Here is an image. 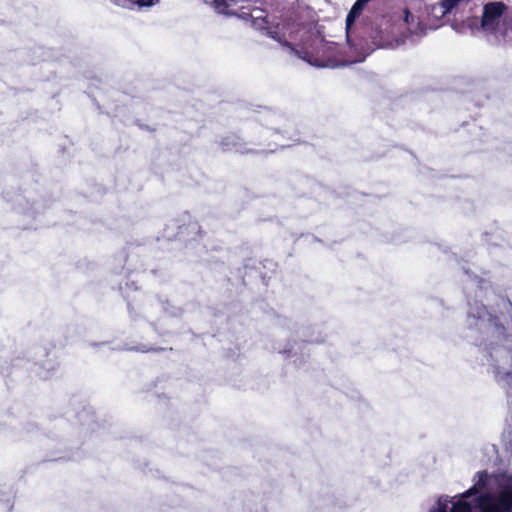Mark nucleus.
Returning a JSON list of instances; mask_svg holds the SVG:
<instances>
[{"label":"nucleus","instance_id":"f257e3e1","mask_svg":"<svg viewBox=\"0 0 512 512\" xmlns=\"http://www.w3.org/2000/svg\"><path fill=\"white\" fill-rule=\"evenodd\" d=\"M241 17L249 19L254 29L288 48L292 54L312 66L334 68L339 65V45L325 40L324 27L317 23L313 10L308 7H292L272 22L267 16H254L250 13H243Z\"/></svg>","mask_w":512,"mask_h":512},{"label":"nucleus","instance_id":"f03ea898","mask_svg":"<svg viewBox=\"0 0 512 512\" xmlns=\"http://www.w3.org/2000/svg\"><path fill=\"white\" fill-rule=\"evenodd\" d=\"M466 317L467 337L477 346L493 367L496 380L506 391L507 403L512 408V372L510 352L512 351V302L502 298L497 310L491 312L478 302L468 298Z\"/></svg>","mask_w":512,"mask_h":512},{"label":"nucleus","instance_id":"7ed1b4c3","mask_svg":"<svg viewBox=\"0 0 512 512\" xmlns=\"http://www.w3.org/2000/svg\"><path fill=\"white\" fill-rule=\"evenodd\" d=\"M394 21H399V31L401 34L400 38L395 37L391 39L389 34L394 35V28L387 32V28L385 31L380 29L374 36H372L373 43L379 48H394L399 45L406 44L410 42L414 44L419 41V39L425 35V28L420 24L415 22V17L412 13L407 9H403L399 13H394L393 15Z\"/></svg>","mask_w":512,"mask_h":512},{"label":"nucleus","instance_id":"20e7f679","mask_svg":"<svg viewBox=\"0 0 512 512\" xmlns=\"http://www.w3.org/2000/svg\"><path fill=\"white\" fill-rule=\"evenodd\" d=\"M477 506L480 512H512V476L500 485L496 494H480Z\"/></svg>","mask_w":512,"mask_h":512},{"label":"nucleus","instance_id":"39448f33","mask_svg":"<svg viewBox=\"0 0 512 512\" xmlns=\"http://www.w3.org/2000/svg\"><path fill=\"white\" fill-rule=\"evenodd\" d=\"M507 6L501 1L488 2L483 7L480 27L483 31L496 34Z\"/></svg>","mask_w":512,"mask_h":512},{"label":"nucleus","instance_id":"423d86ee","mask_svg":"<svg viewBox=\"0 0 512 512\" xmlns=\"http://www.w3.org/2000/svg\"><path fill=\"white\" fill-rule=\"evenodd\" d=\"M219 145L224 152H250V150L246 148V143L243 139L239 135L233 133L221 138Z\"/></svg>","mask_w":512,"mask_h":512},{"label":"nucleus","instance_id":"0eeeda50","mask_svg":"<svg viewBox=\"0 0 512 512\" xmlns=\"http://www.w3.org/2000/svg\"><path fill=\"white\" fill-rule=\"evenodd\" d=\"M462 271L465 276L463 282L466 293L476 289L479 291V294H482L483 290H486L489 287V281L472 274L466 267H462Z\"/></svg>","mask_w":512,"mask_h":512},{"label":"nucleus","instance_id":"6e6552de","mask_svg":"<svg viewBox=\"0 0 512 512\" xmlns=\"http://www.w3.org/2000/svg\"><path fill=\"white\" fill-rule=\"evenodd\" d=\"M470 5V0H442L438 7L434 10H440L441 16L453 13L454 16L458 14L460 10L465 9Z\"/></svg>","mask_w":512,"mask_h":512},{"label":"nucleus","instance_id":"1a4fd4ad","mask_svg":"<svg viewBox=\"0 0 512 512\" xmlns=\"http://www.w3.org/2000/svg\"><path fill=\"white\" fill-rule=\"evenodd\" d=\"M476 482L473 487L468 489L463 493L464 498H470L472 496L478 497L481 493H479V489L484 488L488 482V473L486 471H479L475 475Z\"/></svg>","mask_w":512,"mask_h":512},{"label":"nucleus","instance_id":"9d476101","mask_svg":"<svg viewBox=\"0 0 512 512\" xmlns=\"http://www.w3.org/2000/svg\"><path fill=\"white\" fill-rule=\"evenodd\" d=\"M467 499L461 494L460 499L453 504L450 512H473L476 507L478 508L477 497L474 498L475 504H472Z\"/></svg>","mask_w":512,"mask_h":512},{"label":"nucleus","instance_id":"9b49d317","mask_svg":"<svg viewBox=\"0 0 512 512\" xmlns=\"http://www.w3.org/2000/svg\"><path fill=\"white\" fill-rule=\"evenodd\" d=\"M358 13H356L353 9H350L347 17H346V35L349 40L351 29L355 23V20L359 17Z\"/></svg>","mask_w":512,"mask_h":512},{"label":"nucleus","instance_id":"f8f14e48","mask_svg":"<svg viewBox=\"0 0 512 512\" xmlns=\"http://www.w3.org/2000/svg\"><path fill=\"white\" fill-rule=\"evenodd\" d=\"M450 499L448 496H441L437 501V506L430 509V512H447L448 503Z\"/></svg>","mask_w":512,"mask_h":512},{"label":"nucleus","instance_id":"ddd939ff","mask_svg":"<svg viewBox=\"0 0 512 512\" xmlns=\"http://www.w3.org/2000/svg\"><path fill=\"white\" fill-rule=\"evenodd\" d=\"M278 119H280V116H278L277 114H275L274 112H272L270 110H265L262 113L259 120L265 124H273Z\"/></svg>","mask_w":512,"mask_h":512},{"label":"nucleus","instance_id":"4468645a","mask_svg":"<svg viewBox=\"0 0 512 512\" xmlns=\"http://www.w3.org/2000/svg\"><path fill=\"white\" fill-rule=\"evenodd\" d=\"M160 0H135L133 3L139 7H151L158 4Z\"/></svg>","mask_w":512,"mask_h":512},{"label":"nucleus","instance_id":"2eb2a0df","mask_svg":"<svg viewBox=\"0 0 512 512\" xmlns=\"http://www.w3.org/2000/svg\"><path fill=\"white\" fill-rule=\"evenodd\" d=\"M364 7L365 6L359 0H356L351 9H353L356 13H358V15H360Z\"/></svg>","mask_w":512,"mask_h":512},{"label":"nucleus","instance_id":"dca6fc26","mask_svg":"<svg viewBox=\"0 0 512 512\" xmlns=\"http://www.w3.org/2000/svg\"><path fill=\"white\" fill-rule=\"evenodd\" d=\"M364 7L365 6L359 0H356L351 9H353L356 13H358V15H360Z\"/></svg>","mask_w":512,"mask_h":512},{"label":"nucleus","instance_id":"f3484780","mask_svg":"<svg viewBox=\"0 0 512 512\" xmlns=\"http://www.w3.org/2000/svg\"><path fill=\"white\" fill-rule=\"evenodd\" d=\"M216 8L221 11L222 8L227 7L225 0H214Z\"/></svg>","mask_w":512,"mask_h":512},{"label":"nucleus","instance_id":"a211bd4d","mask_svg":"<svg viewBox=\"0 0 512 512\" xmlns=\"http://www.w3.org/2000/svg\"><path fill=\"white\" fill-rule=\"evenodd\" d=\"M295 136L296 133L289 134L287 131H285L282 137L288 140H292L293 142H297L298 138H295Z\"/></svg>","mask_w":512,"mask_h":512},{"label":"nucleus","instance_id":"6ab92c4d","mask_svg":"<svg viewBox=\"0 0 512 512\" xmlns=\"http://www.w3.org/2000/svg\"><path fill=\"white\" fill-rule=\"evenodd\" d=\"M280 353H283L284 355H286L287 357H290V356H293L295 355L296 353L294 352V347L291 346L289 347L288 349H284L283 351H280Z\"/></svg>","mask_w":512,"mask_h":512},{"label":"nucleus","instance_id":"aec40b11","mask_svg":"<svg viewBox=\"0 0 512 512\" xmlns=\"http://www.w3.org/2000/svg\"><path fill=\"white\" fill-rule=\"evenodd\" d=\"M112 3L119 5V6H125L127 0H110ZM135 0H131L133 3Z\"/></svg>","mask_w":512,"mask_h":512},{"label":"nucleus","instance_id":"412c9836","mask_svg":"<svg viewBox=\"0 0 512 512\" xmlns=\"http://www.w3.org/2000/svg\"><path fill=\"white\" fill-rule=\"evenodd\" d=\"M190 227H191L192 230H196V229H198V224L197 223H192V224H190Z\"/></svg>","mask_w":512,"mask_h":512},{"label":"nucleus","instance_id":"4be33fe9","mask_svg":"<svg viewBox=\"0 0 512 512\" xmlns=\"http://www.w3.org/2000/svg\"><path fill=\"white\" fill-rule=\"evenodd\" d=\"M364 6L368 4L370 0H359Z\"/></svg>","mask_w":512,"mask_h":512},{"label":"nucleus","instance_id":"5701e85b","mask_svg":"<svg viewBox=\"0 0 512 512\" xmlns=\"http://www.w3.org/2000/svg\"><path fill=\"white\" fill-rule=\"evenodd\" d=\"M136 350L137 351H141V352H148V351H150L149 349H139V348H137Z\"/></svg>","mask_w":512,"mask_h":512},{"label":"nucleus","instance_id":"b1692460","mask_svg":"<svg viewBox=\"0 0 512 512\" xmlns=\"http://www.w3.org/2000/svg\"><path fill=\"white\" fill-rule=\"evenodd\" d=\"M279 146L284 148V147H287L288 145H286V144H279Z\"/></svg>","mask_w":512,"mask_h":512}]
</instances>
